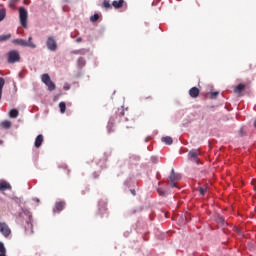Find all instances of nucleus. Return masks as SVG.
I'll list each match as a JSON object with an SVG mask.
<instances>
[{"label": "nucleus", "mask_w": 256, "mask_h": 256, "mask_svg": "<svg viewBox=\"0 0 256 256\" xmlns=\"http://www.w3.org/2000/svg\"><path fill=\"white\" fill-rule=\"evenodd\" d=\"M32 41H33V37L30 36L28 40L18 38V39H14L12 43L14 45H19L20 47H30V49H35L37 45H35V43H33Z\"/></svg>", "instance_id": "f257e3e1"}, {"label": "nucleus", "mask_w": 256, "mask_h": 256, "mask_svg": "<svg viewBox=\"0 0 256 256\" xmlns=\"http://www.w3.org/2000/svg\"><path fill=\"white\" fill-rule=\"evenodd\" d=\"M21 61V54L17 50H11L7 53V62L13 65V63H19Z\"/></svg>", "instance_id": "f03ea898"}, {"label": "nucleus", "mask_w": 256, "mask_h": 256, "mask_svg": "<svg viewBox=\"0 0 256 256\" xmlns=\"http://www.w3.org/2000/svg\"><path fill=\"white\" fill-rule=\"evenodd\" d=\"M29 17V13L27 12V9L24 7L19 8V19H20V24L24 29H27V19Z\"/></svg>", "instance_id": "7ed1b4c3"}, {"label": "nucleus", "mask_w": 256, "mask_h": 256, "mask_svg": "<svg viewBox=\"0 0 256 256\" xmlns=\"http://www.w3.org/2000/svg\"><path fill=\"white\" fill-rule=\"evenodd\" d=\"M170 187H177V181H181V174L175 173V169L172 168L169 176Z\"/></svg>", "instance_id": "20e7f679"}, {"label": "nucleus", "mask_w": 256, "mask_h": 256, "mask_svg": "<svg viewBox=\"0 0 256 256\" xmlns=\"http://www.w3.org/2000/svg\"><path fill=\"white\" fill-rule=\"evenodd\" d=\"M46 47L49 51H57V40H55L54 36L48 37Z\"/></svg>", "instance_id": "39448f33"}, {"label": "nucleus", "mask_w": 256, "mask_h": 256, "mask_svg": "<svg viewBox=\"0 0 256 256\" xmlns=\"http://www.w3.org/2000/svg\"><path fill=\"white\" fill-rule=\"evenodd\" d=\"M0 233L5 237H9L11 235V228L5 222H0Z\"/></svg>", "instance_id": "423d86ee"}, {"label": "nucleus", "mask_w": 256, "mask_h": 256, "mask_svg": "<svg viewBox=\"0 0 256 256\" xmlns=\"http://www.w3.org/2000/svg\"><path fill=\"white\" fill-rule=\"evenodd\" d=\"M188 157L191 159V161L196 163V165H199V163H200V161H199V150H191L188 153Z\"/></svg>", "instance_id": "0eeeda50"}, {"label": "nucleus", "mask_w": 256, "mask_h": 256, "mask_svg": "<svg viewBox=\"0 0 256 256\" xmlns=\"http://www.w3.org/2000/svg\"><path fill=\"white\" fill-rule=\"evenodd\" d=\"M199 93H200V90L197 87H192L189 90V95L190 97H192V99H197V97H199Z\"/></svg>", "instance_id": "6e6552de"}, {"label": "nucleus", "mask_w": 256, "mask_h": 256, "mask_svg": "<svg viewBox=\"0 0 256 256\" xmlns=\"http://www.w3.org/2000/svg\"><path fill=\"white\" fill-rule=\"evenodd\" d=\"M11 190V184L5 180H0V191Z\"/></svg>", "instance_id": "1a4fd4ad"}, {"label": "nucleus", "mask_w": 256, "mask_h": 256, "mask_svg": "<svg viewBox=\"0 0 256 256\" xmlns=\"http://www.w3.org/2000/svg\"><path fill=\"white\" fill-rule=\"evenodd\" d=\"M123 5H125V0H114L112 2V7H114V9H121Z\"/></svg>", "instance_id": "9d476101"}, {"label": "nucleus", "mask_w": 256, "mask_h": 256, "mask_svg": "<svg viewBox=\"0 0 256 256\" xmlns=\"http://www.w3.org/2000/svg\"><path fill=\"white\" fill-rule=\"evenodd\" d=\"M243 91H245V84H243V83L238 84L234 88V93H236V95H241V93H243Z\"/></svg>", "instance_id": "9b49d317"}, {"label": "nucleus", "mask_w": 256, "mask_h": 256, "mask_svg": "<svg viewBox=\"0 0 256 256\" xmlns=\"http://www.w3.org/2000/svg\"><path fill=\"white\" fill-rule=\"evenodd\" d=\"M65 209V202L60 201L55 204L54 212L57 211L58 213Z\"/></svg>", "instance_id": "f8f14e48"}, {"label": "nucleus", "mask_w": 256, "mask_h": 256, "mask_svg": "<svg viewBox=\"0 0 256 256\" xmlns=\"http://www.w3.org/2000/svg\"><path fill=\"white\" fill-rule=\"evenodd\" d=\"M34 145L37 149H39V147H41V145H43V135L42 134H40L36 137Z\"/></svg>", "instance_id": "ddd939ff"}, {"label": "nucleus", "mask_w": 256, "mask_h": 256, "mask_svg": "<svg viewBox=\"0 0 256 256\" xmlns=\"http://www.w3.org/2000/svg\"><path fill=\"white\" fill-rule=\"evenodd\" d=\"M157 193L160 197H166L167 196V187L166 188H163V187L157 188Z\"/></svg>", "instance_id": "4468645a"}, {"label": "nucleus", "mask_w": 256, "mask_h": 256, "mask_svg": "<svg viewBox=\"0 0 256 256\" xmlns=\"http://www.w3.org/2000/svg\"><path fill=\"white\" fill-rule=\"evenodd\" d=\"M161 141L166 145H173V138H171L170 136L162 137Z\"/></svg>", "instance_id": "2eb2a0df"}, {"label": "nucleus", "mask_w": 256, "mask_h": 256, "mask_svg": "<svg viewBox=\"0 0 256 256\" xmlns=\"http://www.w3.org/2000/svg\"><path fill=\"white\" fill-rule=\"evenodd\" d=\"M9 115H10L11 119H17L19 117V110L12 109V110H10Z\"/></svg>", "instance_id": "dca6fc26"}, {"label": "nucleus", "mask_w": 256, "mask_h": 256, "mask_svg": "<svg viewBox=\"0 0 256 256\" xmlns=\"http://www.w3.org/2000/svg\"><path fill=\"white\" fill-rule=\"evenodd\" d=\"M3 87H5V78L0 77V101L1 97H3Z\"/></svg>", "instance_id": "f3484780"}, {"label": "nucleus", "mask_w": 256, "mask_h": 256, "mask_svg": "<svg viewBox=\"0 0 256 256\" xmlns=\"http://www.w3.org/2000/svg\"><path fill=\"white\" fill-rule=\"evenodd\" d=\"M41 80H42V83L47 84L51 81V77L49 76V74H43L41 76Z\"/></svg>", "instance_id": "a211bd4d"}, {"label": "nucleus", "mask_w": 256, "mask_h": 256, "mask_svg": "<svg viewBox=\"0 0 256 256\" xmlns=\"http://www.w3.org/2000/svg\"><path fill=\"white\" fill-rule=\"evenodd\" d=\"M46 87H48V91H55L56 89V86H55V83H53V81H49V82H46Z\"/></svg>", "instance_id": "6ab92c4d"}, {"label": "nucleus", "mask_w": 256, "mask_h": 256, "mask_svg": "<svg viewBox=\"0 0 256 256\" xmlns=\"http://www.w3.org/2000/svg\"><path fill=\"white\" fill-rule=\"evenodd\" d=\"M11 39V34H5L0 36V43H5V41H9Z\"/></svg>", "instance_id": "aec40b11"}, {"label": "nucleus", "mask_w": 256, "mask_h": 256, "mask_svg": "<svg viewBox=\"0 0 256 256\" xmlns=\"http://www.w3.org/2000/svg\"><path fill=\"white\" fill-rule=\"evenodd\" d=\"M25 231H30V234L32 235L33 233V223H31V220L27 222L25 226Z\"/></svg>", "instance_id": "412c9836"}, {"label": "nucleus", "mask_w": 256, "mask_h": 256, "mask_svg": "<svg viewBox=\"0 0 256 256\" xmlns=\"http://www.w3.org/2000/svg\"><path fill=\"white\" fill-rule=\"evenodd\" d=\"M59 108H60V113H65V111L67 109V104H65V102H60Z\"/></svg>", "instance_id": "4be33fe9"}, {"label": "nucleus", "mask_w": 256, "mask_h": 256, "mask_svg": "<svg viewBox=\"0 0 256 256\" xmlns=\"http://www.w3.org/2000/svg\"><path fill=\"white\" fill-rule=\"evenodd\" d=\"M102 7H104V9H111V2H109V0H104Z\"/></svg>", "instance_id": "5701e85b"}, {"label": "nucleus", "mask_w": 256, "mask_h": 256, "mask_svg": "<svg viewBox=\"0 0 256 256\" xmlns=\"http://www.w3.org/2000/svg\"><path fill=\"white\" fill-rule=\"evenodd\" d=\"M118 116L120 117V121H127V118H125V110L121 109Z\"/></svg>", "instance_id": "b1692460"}, {"label": "nucleus", "mask_w": 256, "mask_h": 256, "mask_svg": "<svg viewBox=\"0 0 256 256\" xmlns=\"http://www.w3.org/2000/svg\"><path fill=\"white\" fill-rule=\"evenodd\" d=\"M1 125L4 127V129H10L11 128V122L4 121L1 123Z\"/></svg>", "instance_id": "393cba45"}, {"label": "nucleus", "mask_w": 256, "mask_h": 256, "mask_svg": "<svg viewBox=\"0 0 256 256\" xmlns=\"http://www.w3.org/2000/svg\"><path fill=\"white\" fill-rule=\"evenodd\" d=\"M78 65H79L80 67H85V58L80 57V58L78 59Z\"/></svg>", "instance_id": "a878e982"}, {"label": "nucleus", "mask_w": 256, "mask_h": 256, "mask_svg": "<svg viewBox=\"0 0 256 256\" xmlns=\"http://www.w3.org/2000/svg\"><path fill=\"white\" fill-rule=\"evenodd\" d=\"M90 21H92V23H95V21H99V14H94L93 16H91Z\"/></svg>", "instance_id": "bb28decb"}, {"label": "nucleus", "mask_w": 256, "mask_h": 256, "mask_svg": "<svg viewBox=\"0 0 256 256\" xmlns=\"http://www.w3.org/2000/svg\"><path fill=\"white\" fill-rule=\"evenodd\" d=\"M5 9H0V21H3L5 19Z\"/></svg>", "instance_id": "cd10ccee"}, {"label": "nucleus", "mask_w": 256, "mask_h": 256, "mask_svg": "<svg viewBox=\"0 0 256 256\" xmlns=\"http://www.w3.org/2000/svg\"><path fill=\"white\" fill-rule=\"evenodd\" d=\"M198 191H199L200 195H205V193H207V188L200 187V188H198Z\"/></svg>", "instance_id": "c85d7f7f"}, {"label": "nucleus", "mask_w": 256, "mask_h": 256, "mask_svg": "<svg viewBox=\"0 0 256 256\" xmlns=\"http://www.w3.org/2000/svg\"><path fill=\"white\" fill-rule=\"evenodd\" d=\"M4 251H7V249H5V244H3V242H0V253H4Z\"/></svg>", "instance_id": "c756f323"}, {"label": "nucleus", "mask_w": 256, "mask_h": 256, "mask_svg": "<svg viewBox=\"0 0 256 256\" xmlns=\"http://www.w3.org/2000/svg\"><path fill=\"white\" fill-rule=\"evenodd\" d=\"M217 221H218V223H220L221 225H225V218H223V217H218Z\"/></svg>", "instance_id": "7c9ffc66"}, {"label": "nucleus", "mask_w": 256, "mask_h": 256, "mask_svg": "<svg viewBox=\"0 0 256 256\" xmlns=\"http://www.w3.org/2000/svg\"><path fill=\"white\" fill-rule=\"evenodd\" d=\"M72 53H74V55H83V50H74Z\"/></svg>", "instance_id": "2f4dec72"}, {"label": "nucleus", "mask_w": 256, "mask_h": 256, "mask_svg": "<svg viewBox=\"0 0 256 256\" xmlns=\"http://www.w3.org/2000/svg\"><path fill=\"white\" fill-rule=\"evenodd\" d=\"M217 95H219V92H212L211 93V99H216Z\"/></svg>", "instance_id": "473e14b6"}, {"label": "nucleus", "mask_w": 256, "mask_h": 256, "mask_svg": "<svg viewBox=\"0 0 256 256\" xmlns=\"http://www.w3.org/2000/svg\"><path fill=\"white\" fill-rule=\"evenodd\" d=\"M113 125L109 124L108 125V133H113Z\"/></svg>", "instance_id": "72a5a7b5"}, {"label": "nucleus", "mask_w": 256, "mask_h": 256, "mask_svg": "<svg viewBox=\"0 0 256 256\" xmlns=\"http://www.w3.org/2000/svg\"><path fill=\"white\" fill-rule=\"evenodd\" d=\"M25 5H31V0H24Z\"/></svg>", "instance_id": "f704fd0d"}, {"label": "nucleus", "mask_w": 256, "mask_h": 256, "mask_svg": "<svg viewBox=\"0 0 256 256\" xmlns=\"http://www.w3.org/2000/svg\"><path fill=\"white\" fill-rule=\"evenodd\" d=\"M0 256H7V250L4 252H0Z\"/></svg>", "instance_id": "c9c22d12"}, {"label": "nucleus", "mask_w": 256, "mask_h": 256, "mask_svg": "<svg viewBox=\"0 0 256 256\" xmlns=\"http://www.w3.org/2000/svg\"><path fill=\"white\" fill-rule=\"evenodd\" d=\"M81 41H83V39L81 37L76 39V43H81Z\"/></svg>", "instance_id": "e433bc0d"}, {"label": "nucleus", "mask_w": 256, "mask_h": 256, "mask_svg": "<svg viewBox=\"0 0 256 256\" xmlns=\"http://www.w3.org/2000/svg\"><path fill=\"white\" fill-rule=\"evenodd\" d=\"M131 194L135 197V195H137V193L135 192V189L130 190Z\"/></svg>", "instance_id": "4c0bfd02"}, {"label": "nucleus", "mask_w": 256, "mask_h": 256, "mask_svg": "<svg viewBox=\"0 0 256 256\" xmlns=\"http://www.w3.org/2000/svg\"><path fill=\"white\" fill-rule=\"evenodd\" d=\"M19 0H11V5H15V3Z\"/></svg>", "instance_id": "58836bf2"}, {"label": "nucleus", "mask_w": 256, "mask_h": 256, "mask_svg": "<svg viewBox=\"0 0 256 256\" xmlns=\"http://www.w3.org/2000/svg\"><path fill=\"white\" fill-rule=\"evenodd\" d=\"M34 201H35L36 203H39V202H40L39 198H34Z\"/></svg>", "instance_id": "ea45409f"}, {"label": "nucleus", "mask_w": 256, "mask_h": 256, "mask_svg": "<svg viewBox=\"0 0 256 256\" xmlns=\"http://www.w3.org/2000/svg\"><path fill=\"white\" fill-rule=\"evenodd\" d=\"M145 100L147 99H152L151 96H148V97H144Z\"/></svg>", "instance_id": "a19ab883"}, {"label": "nucleus", "mask_w": 256, "mask_h": 256, "mask_svg": "<svg viewBox=\"0 0 256 256\" xmlns=\"http://www.w3.org/2000/svg\"><path fill=\"white\" fill-rule=\"evenodd\" d=\"M64 89H66V90H67V89H69V87H64Z\"/></svg>", "instance_id": "79ce46f5"}, {"label": "nucleus", "mask_w": 256, "mask_h": 256, "mask_svg": "<svg viewBox=\"0 0 256 256\" xmlns=\"http://www.w3.org/2000/svg\"><path fill=\"white\" fill-rule=\"evenodd\" d=\"M64 169H67V166H63Z\"/></svg>", "instance_id": "37998d69"}]
</instances>
